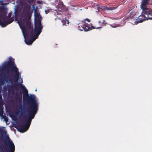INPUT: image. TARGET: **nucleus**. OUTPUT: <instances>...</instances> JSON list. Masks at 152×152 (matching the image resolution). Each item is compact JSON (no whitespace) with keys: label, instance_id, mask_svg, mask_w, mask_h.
Here are the masks:
<instances>
[{"label":"nucleus","instance_id":"17","mask_svg":"<svg viewBox=\"0 0 152 152\" xmlns=\"http://www.w3.org/2000/svg\"><path fill=\"white\" fill-rule=\"evenodd\" d=\"M45 12H46V14H47V13H46V11H45Z\"/></svg>","mask_w":152,"mask_h":152},{"label":"nucleus","instance_id":"14","mask_svg":"<svg viewBox=\"0 0 152 152\" xmlns=\"http://www.w3.org/2000/svg\"><path fill=\"white\" fill-rule=\"evenodd\" d=\"M3 133L5 135H6V134H7L6 131L4 130L3 131Z\"/></svg>","mask_w":152,"mask_h":152},{"label":"nucleus","instance_id":"9","mask_svg":"<svg viewBox=\"0 0 152 152\" xmlns=\"http://www.w3.org/2000/svg\"><path fill=\"white\" fill-rule=\"evenodd\" d=\"M9 140L7 142V145L8 148V151L7 152H14L15 150V145L8 137Z\"/></svg>","mask_w":152,"mask_h":152},{"label":"nucleus","instance_id":"15","mask_svg":"<svg viewBox=\"0 0 152 152\" xmlns=\"http://www.w3.org/2000/svg\"><path fill=\"white\" fill-rule=\"evenodd\" d=\"M37 2L38 3H39L40 1H37Z\"/></svg>","mask_w":152,"mask_h":152},{"label":"nucleus","instance_id":"3","mask_svg":"<svg viewBox=\"0 0 152 152\" xmlns=\"http://www.w3.org/2000/svg\"><path fill=\"white\" fill-rule=\"evenodd\" d=\"M6 0H0V25L1 27H5L8 24L11 23L14 18H10L7 17V8L6 7L8 3L6 2Z\"/></svg>","mask_w":152,"mask_h":152},{"label":"nucleus","instance_id":"10","mask_svg":"<svg viewBox=\"0 0 152 152\" xmlns=\"http://www.w3.org/2000/svg\"><path fill=\"white\" fill-rule=\"evenodd\" d=\"M22 96L19 98L18 100V106L19 109V111L22 115L24 113L25 110L22 107Z\"/></svg>","mask_w":152,"mask_h":152},{"label":"nucleus","instance_id":"1","mask_svg":"<svg viewBox=\"0 0 152 152\" xmlns=\"http://www.w3.org/2000/svg\"><path fill=\"white\" fill-rule=\"evenodd\" d=\"M9 61L4 63L2 66H0V72L3 71L4 69H8L10 66L15 74V82H17L18 79L20 86V88L22 89L23 93L27 96V99L30 102V110L28 112L27 115L25 118V121L26 123L22 126H16V128L20 132L23 133L26 132L29 128L31 124V120L33 119L38 110L39 103L37 99L34 94H30L29 96L28 94V90L25 86L21 83H23L22 79L20 77V74L18 71V69L12 58L10 57Z\"/></svg>","mask_w":152,"mask_h":152},{"label":"nucleus","instance_id":"7","mask_svg":"<svg viewBox=\"0 0 152 152\" xmlns=\"http://www.w3.org/2000/svg\"><path fill=\"white\" fill-rule=\"evenodd\" d=\"M57 5V9L55 10V14L57 13L58 15H60L62 13L61 10H62L63 8L64 7L62 1L61 0H57L56 1Z\"/></svg>","mask_w":152,"mask_h":152},{"label":"nucleus","instance_id":"5","mask_svg":"<svg viewBox=\"0 0 152 152\" xmlns=\"http://www.w3.org/2000/svg\"><path fill=\"white\" fill-rule=\"evenodd\" d=\"M90 21V20L88 19H86L81 21L80 23L79 24L78 29L80 31L84 30L85 31H88L89 30H91L94 28L98 29L101 28L100 26L97 27H95V28L94 26H92L91 27L90 25L86 23L87 22L89 23Z\"/></svg>","mask_w":152,"mask_h":152},{"label":"nucleus","instance_id":"16","mask_svg":"<svg viewBox=\"0 0 152 152\" xmlns=\"http://www.w3.org/2000/svg\"><path fill=\"white\" fill-rule=\"evenodd\" d=\"M37 91V89H36V90H35V91Z\"/></svg>","mask_w":152,"mask_h":152},{"label":"nucleus","instance_id":"19","mask_svg":"<svg viewBox=\"0 0 152 152\" xmlns=\"http://www.w3.org/2000/svg\"><path fill=\"white\" fill-rule=\"evenodd\" d=\"M5 127H3V128H4V129H5Z\"/></svg>","mask_w":152,"mask_h":152},{"label":"nucleus","instance_id":"4","mask_svg":"<svg viewBox=\"0 0 152 152\" xmlns=\"http://www.w3.org/2000/svg\"><path fill=\"white\" fill-rule=\"evenodd\" d=\"M149 0H142L140 8L142 10L141 15L137 18L139 23L146 20L152 19V9L148 5Z\"/></svg>","mask_w":152,"mask_h":152},{"label":"nucleus","instance_id":"2","mask_svg":"<svg viewBox=\"0 0 152 152\" xmlns=\"http://www.w3.org/2000/svg\"><path fill=\"white\" fill-rule=\"evenodd\" d=\"M32 13V12L29 9L24 16L20 17L17 22L22 30L25 42L28 45H31L38 38L43 28L41 24L42 18L40 14L35 12H34V31L33 28H31V27L30 21Z\"/></svg>","mask_w":152,"mask_h":152},{"label":"nucleus","instance_id":"12","mask_svg":"<svg viewBox=\"0 0 152 152\" xmlns=\"http://www.w3.org/2000/svg\"><path fill=\"white\" fill-rule=\"evenodd\" d=\"M110 26L111 27H113V28L117 27L119 26L118 25H114V26L111 25Z\"/></svg>","mask_w":152,"mask_h":152},{"label":"nucleus","instance_id":"6","mask_svg":"<svg viewBox=\"0 0 152 152\" xmlns=\"http://www.w3.org/2000/svg\"><path fill=\"white\" fill-rule=\"evenodd\" d=\"M59 15H61L57 18H56L55 19L56 20L57 19H59L61 20H61V22L63 23V25L67 26L69 23V20H67V18H69L70 16V14L68 11H63L62 13Z\"/></svg>","mask_w":152,"mask_h":152},{"label":"nucleus","instance_id":"13","mask_svg":"<svg viewBox=\"0 0 152 152\" xmlns=\"http://www.w3.org/2000/svg\"><path fill=\"white\" fill-rule=\"evenodd\" d=\"M104 22V20H103V22H101L100 21H99L98 22V24L100 25H101L102 24H103V23Z\"/></svg>","mask_w":152,"mask_h":152},{"label":"nucleus","instance_id":"11","mask_svg":"<svg viewBox=\"0 0 152 152\" xmlns=\"http://www.w3.org/2000/svg\"><path fill=\"white\" fill-rule=\"evenodd\" d=\"M101 8L102 10H112L113 9V8L111 7H107L103 6L101 7Z\"/></svg>","mask_w":152,"mask_h":152},{"label":"nucleus","instance_id":"8","mask_svg":"<svg viewBox=\"0 0 152 152\" xmlns=\"http://www.w3.org/2000/svg\"><path fill=\"white\" fill-rule=\"evenodd\" d=\"M129 19L131 20V23L133 24L136 25L139 23L137 18L136 16L135 12L133 11L130 13V15L129 18Z\"/></svg>","mask_w":152,"mask_h":152},{"label":"nucleus","instance_id":"18","mask_svg":"<svg viewBox=\"0 0 152 152\" xmlns=\"http://www.w3.org/2000/svg\"><path fill=\"white\" fill-rule=\"evenodd\" d=\"M8 16H10V14H8Z\"/></svg>","mask_w":152,"mask_h":152}]
</instances>
